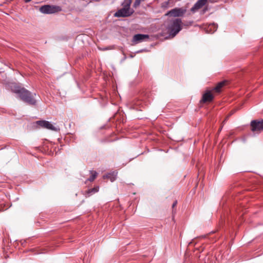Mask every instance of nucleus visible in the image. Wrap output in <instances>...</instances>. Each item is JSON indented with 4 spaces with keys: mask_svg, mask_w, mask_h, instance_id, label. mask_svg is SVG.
Here are the masks:
<instances>
[{
    "mask_svg": "<svg viewBox=\"0 0 263 263\" xmlns=\"http://www.w3.org/2000/svg\"><path fill=\"white\" fill-rule=\"evenodd\" d=\"M61 10L60 6L49 5H44L40 8V11L44 14H52L61 11Z\"/></svg>",
    "mask_w": 263,
    "mask_h": 263,
    "instance_id": "20e7f679",
    "label": "nucleus"
},
{
    "mask_svg": "<svg viewBox=\"0 0 263 263\" xmlns=\"http://www.w3.org/2000/svg\"><path fill=\"white\" fill-rule=\"evenodd\" d=\"M117 176V173L113 172L111 173H109L105 176H104L103 177L104 178H108L110 180L111 182H113L116 179Z\"/></svg>",
    "mask_w": 263,
    "mask_h": 263,
    "instance_id": "9b49d317",
    "label": "nucleus"
},
{
    "mask_svg": "<svg viewBox=\"0 0 263 263\" xmlns=\"http://www.w3.org/2000/svg\"><path fill=\"white\" fill-rule=\"evenodd\" d=\"M210 32L211 33L214 32L217 30V25L215 24H210L209 26Z\"/></svg>",
    "mask_w": 263,
    "mask_h": 263,
    "instance_id": "4468645a",
    "label": "nucleus"
},
{
    "mask_svg": "<svg viewBox=\"0 0 263 263\" xmlns=\"http://www.w3.org/2000/svg\"><path fill=\"white\" fill-rule=\"evenodd\" d=\"M235 112V111H232L230 114L226 118V119H224V120L223 121V123H224L227 121V120L228 119V118H229V117H230L232 114H234V112Z\"/></svg>",
    "mask_w": 263,
    "mask_h": 263,
    "instance_id": "f3484780",
    "label": "nucleus"
},
{
    "mask_svg": "<svg viewBox=\"0 0 263 263\" xmlns=\"http://www.w3.org/2000/svg\"><path fill=\"white\" fill-rule=\"evenodd\" d=\"M213 95L210 91H207L202 96L201 101L202 102H211L213 99Z\"/></svg>",
    "mask_w": 263,
    "mask_h": 263,
    "instance_id": "9d476101",
    "label": "nucleus"
},
{
    "mask_svg": "<svg viewBox=\"0 0 263 263\" xmlns=\"http://www.w3.org/2000/svg\"><path fill=\"white\" fill-rule=\"evenodd\" d=\"M251 130L252 132L259 133L263 130V120L258 121L253 120L251 122Z\"/></svg>",
    "mask_w": 263,
    "mask_h": 263,
    "instance_id": "39448f33",
    "label": "nucleus"
},
{
    "mask_svg": "<svg viewBox=\"0 0 263 263\" xmlns=\"http://www.w3.org/2000/svg\"><path fill=\"white\" fill-rule=\"evenodd\" d=\"M168 3V2L163 3L161 5V7L163 8H167Z\"/></svg>",
    "mask_w": 263,
    "mask_h": 263,
    "instance_id": "a211bd4d",
    "label": "nucleus"
},
{
    "mask_svg": "<svg viewBox=\"0 0 263 263\" xmlns=\"http://www.w3.org/2000/svg\"><path fill=\"white\" fill-rule=\"evenodd\" d=\"M148 39L149 35L147 34H137L134 35L132 39V42L134 44H137L145 41Z\"/></svg>",
    "mask_w": 263,
    "mask_h": 263,
    "instance_id": "6e6552de",
    "label": "nucleus"
},
{
    "mask_svg": "<svg viewBox=\"0 0 263 263\" xmlns=\"http://www.w3.org/2000/svg\"><path fill=\"white\" fill-rule=\"evenodd\" d=\"M207 3V0H198L191 8V10L192 12H195L197 10L201 8Z\"/></svg>",
    "mask_w": 263,
    "mask_h": 263,
    "instance_id": "1a4fd4ad",
    "label": "nucleus"
},
{
    "mask_svg": "<svg viewBox=\"0 0 263 263\" xmlns=\"http://www.w3.org/2000/svg\"><path fill=\"white\" fill-rule=\"evenodd\" d=\"M225 83V81H222L218 83L217 85L214 88L213 90L217 92H219L220 89L224 85Z\"/></svg>",
    "mask_w": 263,
    "mask_h": 263,
    "instance_id": "f8f14e48",
    "label": "nucleus"
},
{
    "mask_svg": "<svg viewBox=\"0 0 263 263\" xmlns=\"http://www.w3.org/2000/svg\"><path fill=\"white\" fill-rule=\"evenodd\" d=\"M132 0H124L122 3L123 8L118 10L114 14L117 17H128L130 16L134 11L130 8Z\"/></svg>",
    "mask_w": 263,
    "mask_h": 263,
    "instance_id": "7ed1b4c3",
    "label": "nucleus"
},
{
    "mask_svg": "<svg viewBox=\"0 0 263 263\" xmlns=\"http://www.w3.org/2000/svg\"><path fill=\"white\" fill-rule=\"evenodd\" d=\"M99 186H96L93 187V189L89 190L87 192L88 193H97L99 191Z\"/></svg>",
    "mask_w": 263,
    "mask_h": 263,
    "instance_id": "2eb2a0df",
    "label": "nucleus"
},
{
    "mask_svg": "<svg viewBox=\"0 0 263 263\" xmlns=\"http://www.w3.org/2000/svg\"><path fill=\"white\" fill-rule=\"evenodd\" d=\"M177 203V201H175L173 203V205H172V207H173V208H174L176 205Z\"/></svg>",
    "mask_w": 263,
    "mask_h": 263,
    "instance_id": "aec40b11",
    "label": "nucleus"
},
{
    "mask_svg": "<svg viewBox=\"0 0 263 263\" xmlns=\"http://www.w3.org/2000/svg\"><path fill=\"white\" fill-rule=\"evenodd\" d=\"M141 1H143L142 0H135L134 5H133L134 7L135 8H136L138 6H139L140 5Z\"/></svg>",
    "mask_w": 263,
    "mask_h": 263,
    "instance_id": "dca6fc26",
    "label": "nucleus"
},
{
    "mask_svg": "<svg viewBox=\"0 0 263 263\" xmlns=\"http://www.w3.org/2000/svg\"><path fill=\"white\" fill-rule=\"evenodd\" d=\"M185 12V10L181 8H175L165 14V16L178 17L183 15Z\"/></svg>",
    "mask_w": 263,
    "mask_h": 263,
    "instance_id": "423d86ee",
    "label": "nucleus"
},
{
    "mask_svg": "<svg viewBox=\"0 0 263 263\" xmlns=\"http://www.w3.org/2000/svg\"><path fill=\"white\" fill-rule=\"evenodd\" d=\"M13 91L18 94L21 99L23 101L30 105H34L36 104V100L34 98V96H36L35 93L33 95L25 88H22L19 86H15L13 89Z\"/></svg>",
    "mask_w": 263,
    "mask_h": 263,
    "instance_id": "f03ea898",
    "label": "nucleus"
},
{
    "mask_svg": "<svg viewBox=\"0 0 263 263\" xmlns=\"http://www.w3.org/2000/svg\"><path fill=\"white\" fill-rule=\"evenodd\" d=\"M182 22L180 18H174L167 21L165 24L166 30L172 38L175 37L182 29Z\"/></svg>",
    "mask_w": 263,
    "mask_h": 263,
    "instance_id": "f257e3e1",
    "label": "nucleus"
},
{
    "mask_svg": "<svg viewBox=\"0 0 263 263\" xmlns=\"http://www.w3.org/2000/svg\"><path fill=\"white\" fill-rule=\"evenodd\" d=\"M218 0H207V3H214L217 2Z\"/></svg>",
    "mask_w": 263,
    "mask_h": 263,
    "instance_id": "6ab92c4d",
    "label": "nucleus"
},
{
    "mask_svg": "<svg viewBox=\"0 0 263 263\" xmlns=\"http://www.w3.org/2000/svg\"><path fill=\"white\" fill-rule=\"evenodd\" d=\"M90 174L91 175L90 177L87 179V180L89 181H93L96 177L97 176L98 173L94 171H90Z\"/></svg>",
    "mask_w": 263,
    "mask_h": 263,
    "instance_id": "ddd939ff",
    "label": "nucleus"
},
{
    "mask_svg": "<svg viewBox=\"0 0 263 263\" xmlns=\"http://www.w3.org/2000/svg\"><path fill=\"white\" fill-rule=\"evenodd\" d=\"M31 0H25V2H29L30 1H31Z\"/></svg>",
    "mask_w": 263,
    "mask_h": 263,
    "instance_id": "4be33fe9",
    "label": "nucleus"
},
{
    "mask_svg": "<svg viewBox=\"0 0 263 263\" xmlns=\"http://www.w3.org/2000/svg\"><path fill=\"white\" fill-rule=\"evenodd\" d=\"M36 125L41 127L48 129L57 131L58 129L54 127L50 122L45 120H40L36 122Z\"/></svg>",
    "mask_w": 263,
    "mask_h": 263,
    "instance_id": "0eeeda50",
    "label": "nucleus"
},
{
    "mask_svg": "<svg viewBox=\"0 0 263 263\" xmlns=\"http://www.w3.org/2000/svg\"><path fill=\"white\" fill-rule=\"evenodd\" d=\"M143 51V50H140L139 51H137L136 53H140V52H142Z\"/></svg>",
    "mask_w": 263,
    "mask_h": 263,
    "instance_id": "412c9836",
    "label": "nucleus"
}]
</instances>
